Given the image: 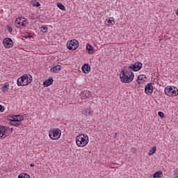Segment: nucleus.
Masks as SVG:
<instances>
[{"label": "nucleus", "instance_id": "nucleus-3", "mask_svg": "<svg viewBox=\"0 0 178 178\" xmlns=\"http://www.w3.org/2000/svg\"><path fill=\"white\" fill-rule=\"evenodd\" d=\"M88 136L86 134H81L76 138V143L78 147H86L88 144Z\"/></svg>", "mask_w": 178, "mask_h": 178}, {"label": "nucleus", "instance_id": "nucleus-10", "mask_svg": "<svg viewBox=\"0 0 178 178\" xmlns=\"http://www.w3.org/2000/svg\"><path fill=\"white\" fill-rule=\"evenodd\" d=\"M145 92L146 94H152V92H154V86L152 83H147L145 86Z\"/></svg>", "mask_w": 178, "mask_h": 178}, {"label": "nucleus", "instance_id": "nucleus-7", "mask_svg": "<svg viewBox=\"0 0 178 178\" xmlns=\"http://www.w3.org/2000/svg\"><path fill=\"white\" fill-rule=\"evenodd\" d=\"M80 95H81V99L86 100L92 97V92H91V91L90 90H83L81 91Z\"/></svg>", "mask_w": 178, "mask_h": 178}, {"label": "nucleus", "instance_id": "nucleus-35", "mask_svg": "<svg viewBox=\"0 0 178 178\" xmlns=\"http://www.w3.org/2000/svg\"><path fill=\"white\" fill-rule=\"evenodd\" d=\"M3 111H5V108L0 105V112H3Z\"/></svg>", "mask_w": 178, "mask_h": 178}, {"label": "nucleus", "instance_id": "nucleus-13", "mask_svg": "<svg viewBox=\"0 0 178 178\" xmlns=\"http://www.w3.org/2000/svg\"><path fill=\"white\" fill-rule=\"evenodd\" d=\"M172 90H173V87L168 86L167 88H165L164 92L165 95H168V97H172Z\"/></svg>", "mask_w": 178, "mask_h": 178}, {"label": "nucleus", "instance_id": "nucleus-26", "mask_svg": "<svg viewBox=\"0 0 178 178\" xmlns=\"http://www.w3.org/2000/svg\"><path fill=\"white\" fill-rule=\"evenodd\" d=\"M10 124H12V126H15L16 127H19L22 126V122H10Z\"/></svg>", "mask_w": 178, "mask_h": 178}, {"label": "nucleus", "instance_id": "nucleus-33", "mask_svg": "<svg viewBox=\"0 0 178 178\" xmlns=\"http://www.w3.org/2000/svg\"><path fill=\"white\" fill-rule=\"evenodd\" d=\"M108 24H115V20L113 19H108Z\"/></svg>", "mask_w": 178, "mask_h": 178}, {"label": "nucleus", "instance_id": "nucleus-21", "mask_svg": "<svg viewBox=\"0 0 178 178\" xmlns=\"http://www.w3.org/2000/svg\"><path fill=\"white\" fill-rule=\"evenodd\" d=\"M156 152V147L154 146L149 152L148 155L151 156V155H154Z\"/></svg>", "mask_w": 178, "mask_h": 178}, {"label": "nucleus", "instance_id": "nucleus-5", "mask_svg": "<svg viewBox=\"0 0 178 178\" xmlns=\"http://www.w3.org/2000/svg\"><path fill=\"white\" fill-rule=\"evenodd\" d=\"M67 48L70 51H76L79 48V42L76 40H72L67 42Z\"/></svg>", "mask_w": 178, "mask_h": 178}, {"label": "nucleus", "instance_id": "nucleus-38", "mask_svg": "<svg viewBox=\"0 0 178 178\" xmlns=\"http://www.w3.org/2000/svg\"><path fill=\"white\" fill-rule=\"evenodd\" d=\"M31 168H34V164H30Z\"/></svg>", "mask_w": 178, "mask_h": 178}, {"label": "nucleus", "instance_id": "nucleus-4", "mask_svg": "<svg viewBox=\"0 0 178 178\" xmlns=\"http://www.w3.org/2000/svg\"><path fill=\"white\" fill-rule=\"evenodd\" d=\"M49 136L51 140H58L62 136V131L59 129H53L49 132Z\"/></svg>", "mask_w": 178, "mask_h": 178}, {"label": "nucleus", "instance_id": "nucleus-36", "mask_svg": "<svg viewBox=\"0 0 178 178\" xmlns=\"http://www.w3.org/2000/svg\"><path fill=\"white\" fill-rule=\"evenodd\" d=\"M20 26H22V27L26 26V24H24V21H22L20 24Z\"/></svg>", "mask_w": 178, "mask_h": 178}, {"label": "nucleus", "instance_id": "nucleus-9", "mask_svg": "<svg viewBox=\"0 0 178 178\" xmlns=\"http://www.w3.org/2000/svg\"><path fill=\"white\" fill-rule=\"evenodd\" d=\"M8 131L9 127L0 125V138H2V137L5 138L8 136Z\"/></svg>", "mask_w": 178, "mask_h": 178}, {"label": "nucleus", "instance_id": "nucleus-32", "mask_svg": "<svg viewBox=\"0 0 178 178\" xmlns=\"http://www.w3.org/2000/svg\"><path fill=\"white\" fill-rule=\"evenodd\" d=\"M13 118H15V115L8 117V120H10V121L11 122V123H12L13 122H15V120H13Z\"/></svg>", "mask_w": 178, "mask_h": 178}, {"label": "nucleus", "instance_id": "nucleus-2", "mask_svg": "<svg viewBox=\"0 0 178 178\" xmlns=\"http://www.w3.org/2000/svg\"><path fill=\"white\" fill-rule=\"evenodd\" d=\"M33 81V76L30 74H24L17 80V86H27L28 84H30Z\"/></svg>", "mask_w": 178, "mask_h": 178}, {"label": "nucleus", "instance_id": "nucleus-22", "mask_svg": "<svg viewBox=\"0 0 178 178\" xmlns=\"http://www.w3.org/2000/svg\"><path fill=\"white\" fill-rule=\"evenodd\" d=\"M1 90H2L3 92H5L6 91H8V90H9V83H6L4 84V86L1 88Z\"/></svg>", "mask_w": 178, "mask_h": 178}, {"label": "nucleus", "instance_id": "nucleus-30", "mask_svg": "<svg viewBox=\"0 0 178 178\" xmlns=\"http://www.w3.org/2000/svg\"><path fill=\"white\" fill-rule=\"evenodd\" d=\"M158 115L160 116V118H165V113H163L162 111H159Z\"/></svg>", "mask_w": 178, "mask_h": 178}, {"label": "nucleus", "instance_id": "nucleus-29", "mask_svg": "<svg viewBox=\"0 0 178 178\" xmlns=\"http://www.w3.org/2000/svg\"><path fill=\"white\" fill-rule=\"evenodd\" d=\"M25 38H33V35L30 33H26L24 36Z\"/></svg>", "mask_w": 178, "mask_h": 178}, {"label": "nucleus", "instance_id": "nucleus-37", "mask_svg": "<svg viewBox=\"0 0 178 178\" xmlns=\"http://www.w3.org/2000/svg\"><path fill=\"white\" fill-rule=\"evenodd\" d=\"M118 137V133H115V134H114V138H116Z\"/></svg>", "mask_w": 178, "mask_h": 178}, {"label": "nucleus", "instance_id": "nucleus-19", "mask_svg": "<svg viewBox=\"0 0 178 178\" xmlns=\"http://www.w3.org/2000/svg\"><path fill=\"white\" fill-rule=\"evenodd\" d=\"M153 177H154V178H161V177H163V172H162V171L156 172L153 175Z\"/></svg>", "mask_w": 178, "mask_h": 178}, {"label": "nucleus", "instance_id": "nucleus-17", "mask_svg": "<svg viewBox=\"0 0 178 178\" xmlns=\"http://www.w3.org/2000/svg\"><path fill=\"white\" fill-rule=\"evenodd\" d=\"M14 122H17L20 123V122H23L24 120V118L22 115H14L13 118Z\"/></svg>", "mask_w": 178, "mask_h": 178}, {"label": "nucleus", "instance_id": "nucleus-31", "mask_svg": "<svg viewBox=\"0 0 178 178\" xmlns=\"http://www.w3.org/2000/svg\"><path fill=\"white\" fill-rule=\"evenodd\" d=\"M175 178H178V168L174 171Z\"/></svg>", "mask_w": 178, "mask_h": 178}, {"label": "nucleus", "instance_id": "nucleus-16", "mask_svg": "<svg viewBox=\"0 0 178 178\" xmlns=\"http://www.w3.org/2000/svg\"><path fill=\"white\" fill-rule=\"evenodd\" d=\"M94 113V111L91 109H88V110H83L81 112L82 115H84L85 116H92Z\"/></svg>", "mask_w": 178, "mask_h": 178}, {"label": "nucleus", "instance_id": "nucleus-8", "mask_svg": "<svg viewBox=\"0 0 178 178\" xmlns=\"http://www.w3.org/2000/svg\"><path fill=\"white\" fill-rule=\"evenodd\" d=\"M3 44L6 48H12L13 47V40L10 38H6L3 40Z\"/></svg>", "mask_w": 178, "mask_h": 178}, {"label": "nucleus", "instance_id": "nucleus-15", "mask_svg": "<svg viewBox=\"0 0 178 178\" xmlns=\"http://www.w3.org/2000/svg\"><path fill=\"white\" fill-rule=\"evenodd\" d=\"M60 70H62L60 65H56L50 68V72H52V73H58V72H60Z\"/></svg>", "mask_w": 178, "mask_h": 178}, {"label": "nucleus", "instance_id": "nucleus-28", "mask_svg": "<svg viewBox=\"0 0 178 178\" xmlns=\"http://www.w3.org/2000/svg\"><path fill=\"white\" fill-rule=\"evenodd\" d=\"M32 5L33 6H35L36 8L41 6V4H40L38 1H33Z\"/></svg>", "mask_w": 178, "mask_h": 178}, {"label": "nucleus", "instance_id": "nucleus-20", "mask_svg": "<svg viewBox=\"0 0 178 178\" xmlns=\"http://www.w3.org/2000/svg\"><path fill=\"white\" fill-rule=\"evenodd\" d=\"M172 97H177L178 95V89L177 88L172 87Z\"/></svg>", "mask_w": 178, "mask_h": 178}, {"label": "nucleus", "instance_id": "nucleus-12", "mask_svg": "<svg viewBox=\"0 0 178 178\" xmlns=\"http://www.w3.org/2000/svg\"><path fill=\"white\" fill-rule=\"evenodd\" d=\"M146 80L147 76L145 75L141 74L138 76L136 81L138 84H141V83H144V81H145Z\"/></svg>", "mask_w": 178, "mask_h": 178}, {"label": "nucleus", "instance_id": "nucleus-23", "mask_svg": "<svg viewBox=\"0 0 178 178\" xmlns=\"http://www.w3.org/2000/svg\"><path fill=\"white\" fill-rule=\"evenodd\" d=\"M22 24V18L18 17L15 19V25L17 27H20V24Z\"/></svg>", "mask_w": 178, "mask_h": 178}, {"label": "nucleus", "instance_id": "nucleus-1", "mask_svg": "<svg viewBox=\"0 0 178 178\" xmlns=\"http://www.w3.org/2000/svg\"><path fill=\"white\" fill-rule=\"evenodd\" d=\"M120 79L122 83H131L134 80V73L126 66L120 72Z\"/></svg>", "mask_w": 178, "mask_h": 178}, {"label": "nucleus", "instance_id": "nucleus-27", "mask_svg": "<svg viewBox=\"0 0 178 178\" xmlns=\"http://www.w3.org/2000/svg\"><path fill=\"white\" fill-rule=\"evenodd\" d=\"M41 31H42V33H47L48 31V28L47 27V26H42Z\"/></svg>", "mask_w": 178, "mask_h": 178}, {"label": "nucleus", "instance_id": "nucleus-18", "mask_svg": "<svg viewBox=\"0 0 178 178\" xmlns=\"http://www.w3.org/2000/svg\"><path fill=\"white\" fill-rule=\"evenodd\" d=\"M86 49H88V53L90 55H92L94 54V48H92V46L90 44H88L86 45Z\"/></svg>", "mask_w": 178, "mask_h": 178}, {"label": "nucleus", "instance_id": "nucleus-11", "mask_svg": "<svg viewBox=\"0 0 178 178\" xmlns=\"http://www.w3.org/2000/svg\"><path fill=\"white\" fill-rule=\"evenodd\" d=\"M82 71L83 72V73H90V70H91V66H90L88 64H84L82 67Z\"/></svg>", "mask_w": 178, "mask_h": 178}, {"label": "nucleus", "instance_id": "nucleus-25", "mask_svg": "<svg viewBox=\"0 0 178 178\" xmlns=\"http://www.w3.org/2000/svg\"><path fill=\"white\" fill-rule=\"evenodd\" d=\"M57 6L61 10H66V8L65 7V6H63V4H62V3H57Z\"/></svg>", "mask_w": 178, "mask_h": 178}, {"label": "nucleus", "instance_id": "nucleus-24", "mask_svg": "<svg viewBox=\"0 0 178 178\" xmlns=\"http://www.w3.org/2000/svg\"><path fill=\"white\" fill-rule=\"evenodd\" d=\"M18 178H30V175L26 173H22L18 176Z\"/></svg>", "mask_w": 178, "mask_h": 178}, {"label": "nucleus", "instance_id": "nucleus-6", "mask_svg": "<svg viewBox=\"0 0 178 178\" xmlns=\"http://www.w3.org/2000/svg\"><path fill=\"white\" fill-rule=\"evenodd\" d=\"M127 67L131 72H138V70H141L143 67V63L141 62H137V63H135L134 64H131V65Z\"/></svg>", "mask_w": 178, "mask_h": 178}, {"label": "nucleus", "instance_id": "nucleus-39", "mask_svg": "<svg viewBox=\"0 0 178 178\" xmlns=\"http://www.w3.org/2000/svg\"><path fill=\"white\" fill-rule=\"evenodd\" d=\"M177 16H178V10L176 11Z\"/></svg>", "mask_w": 178, "mask_h": 178}, {"label": "nucleus", "instance_id": "nucleus-34", "mask_svg": "<svg viewBox=\"0 0 178 178\" xmlns=\"http://www.w3.org/2000/svg\"><path fill=\"white\" fill-rule=\"evenodd\" d=\"M8 30L9 33H12V31H13V29L10 26L8 27Z\"/></svg>", "mask_w": 178, "mask_h": 178}, {"label": "nucleus", "instance_id": "nucleus-14", "mask_svg": "<svg viewBox=\"0 0 178 178\" xmlns=\"http://www.w3.org/2000/svg\"><path fill=\"white\" fill-rule=\"evenodd\" d=\"M54 83V79L52 77L49 78L47 80L43 82L44 87H49Z\"/></svg>", "mask_w": 178, "mask_h": 178}]
</instances>
